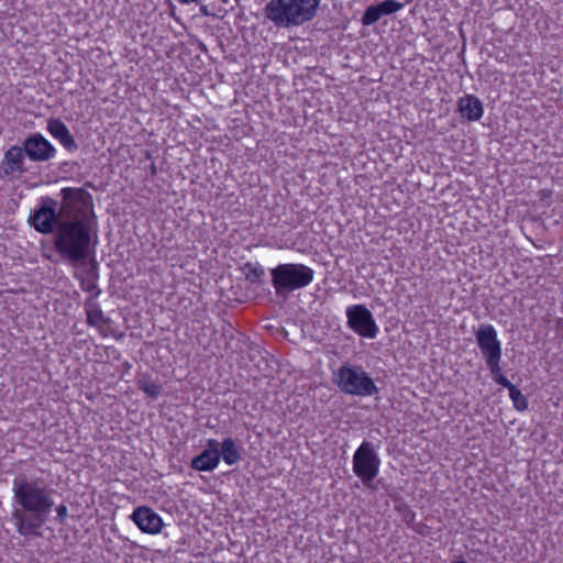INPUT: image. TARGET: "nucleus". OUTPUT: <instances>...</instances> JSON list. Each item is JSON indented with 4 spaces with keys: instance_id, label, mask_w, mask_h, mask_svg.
<instances>
[{
    "instance_id": "obj_1",
    "label": "nucleus",
    "mask_w": 563,
    "mask_h": 563,
    "mask_svg": "<svg viewBox=\"0 0 563 563\" xmlns=\"http://www.w3.org/2000/svg\"><path fill=\"white\" fill-rule=\"evenodd\" d=\"M60 196L62 219L54 236L55 249L71 263L82 262L91 252L97 224L92 196L82 188H63Z\"/></svg>"
},
{
    "instance_id": "obj_2",
    "label": "nucleus",
    "mask_w": 563,
    "mask_h": 563,
    "mask_svg": "<svg viewBox=\"0 0 563 563\" xmlns=\"http://www.w3.org/2000/svg\"><path fill=\"white\" fill-rule=\"evenodd\" d=\"M12 512L16 531L23 537H41V528L55 507L57 490L43 477L19 475L12 483Z\"/></svg>"
},
{
    "instance_id": "obj_3",
    "label": "nucleus",
    "mask_w": 563,
    "mask_h": 563,
    "mask_svg": "<svg viewBox=\"0 0 563 563\" xmlns=\"http://www.w3.org/2000/svg\"><path fill=\"white\" fill-rule=\"evenodd\" d=\"M320 0H271L264 8L265 18L277 27H291L311 21Z\"/></svg>"
},
{
    "instance_id": "obj_4",
    "label": "nucleus",
    "mask_w": 563,
    "mask_h": 563,
    "mask_svg": "<svg viewBox=\"0 0 563 563\" xmlns=\"http://www.w3.org/2000/svg\"><path fill=\"white\" fill-rule=\"evenodd\" d=\"M332 380L346 395L371 397L378 393L369 374L362 366L347 362L333 372Z\"/></svg>"
},
{
    "instance_id": "obj_5",
    "label": "nucleus",
    "mask_w": 563,
    "mask_h": 563,
    "mask_svg": "<svg viewBox=\"0 0 563 563\" xmlns=\"http://www.w3.org/2000/svg\"><path fill=\"white\" fill-rule=\"evenodd\" d=\"M271 275L276 294H280L308 286L314 272L303 264H279L271 271Z\"/></svg>"
},
{
    "instance_id": "obj_6",
    "label": "nucleus",
    "mask_w": 563,
    "mask_h": 563,
    "mask_svg": "<svg viewBox=\"0 0 563 563\" xmlns=\"http://www.w3.org/2000/svg\"><path fill=\"white\" fill-rule=\"evenodd\" d=\"M380 459L372 442L363 441L353 455V472L368 486L378 475Z\"/></svg>"
},
{
    "instance_id": "obj_7",
    "label": "nucleus",
    "mask_w": 563,
    "mask_h": 563,
    "mask_svg": "<svg viewBox=\"0 0 563 563\" xmlns=\"http://www.w3.org/2000/svg\"><path fill=\"white\" fill-rule=\"evenodd\" d=\"M476 343L485 357L488 368H497L501 360V343L497 338V331L492 324H482L476 333Z\"/></svg>"
},
{
    "instance_id": "obj_8",
    "label": "nucleus",
    "mask_w": 563,
    "mask_h": 563,
    "mask_svg": "<svg viewBox=\"0 0 563 563\" xmlns=\"http://www.w3.org/2000/svg\"><path fill=\"white\" fill-rule=\"evenodd\" d=\"M349 328L356 334L374 339L378 333V327L373 313L364 305H352L346 308Z\"/></svg>"
},
{
    "instance_id": "obj_9",
    "label": "nucleus",
    "mask_w": 563,
    "mask_h": 563,
    "mask_svg": "<svg viewBox=\"0 0 563 563\" xmlns=\"http://www.w3.org/2000/svg\"><path fill=\"white\" fill-rule=\"evenodd\" d=\"M57 203L52 199H46L43 205L37 208L30 218L34 229L41 233L48 234L58 230L62 219V206L58 211Z\"/></svg>"
},
{
    "instance_id": "obj_10",
    "label": "nucleus",
    "mask_w": 563,
    "mask_h": 563,
    "mask_svg": "<svg viewBox=\"0 0 563 563\" xmlns=\"http://www.w3.org/2000/svg\"><path fill=\"white\" fill-rule=\"evenodd\" d=\"M25 155L33 162H48L56 155L55 146L41 133L30 134L22 144Z\"/></svg>"
},
{
    "instance_id": "obj_11",
    "label": "nucleus",
    "mask_w": 563,
    "mask_h": 563,
    "mask_svg": "<svg viewBox=\"0 0 563 563\" xmlns=\"http://www.w3.org/2000/svg\"><path fill=\"white\" fill-rule=\"evenodd\" d=\"M25 156L22 146H11L0 162V177L18 178L22 176L26 172Z\"/></svg>"
},
{
    "instance_id": "obj_12",
    "label": "nucleus",
    "mask_w": 563,
    "mask_h": 563,
    "mask_svg": "<svg viewBox=\"0 0 563 563\" xmlns=\"http://www.w3.org/2000/svg\"><path fill=\"white\" fill-rule=\"evenodd\" d=\"M131 518L146 533H157L163 526L161 517L148 507H137L131 515Z\"/></svg>"
},
{
    "instance_id": "obj_13",
    "label": "nucleus",
    "mask_w": 563,
    "mask_h": 563,
    "mask_svg": "<svg viewBox=\"0 0 563 563\" xmlns=\"http://www.w3.org/2000/svg\"><path fill=\"white\" fill-rule=\"evenodd\" d=\"M404 8V3L396 0H384L376 5L366 8L361 22L363 25H372L376 23L383 15L393 14Z\"/></svg>"
},
{
    "instance_id": "obj_14",
    "label": "nucleus",
    "mask_w": 563,
    "mask_h": 563,
    "mask_svg": "<svg viewBox=\"0 0 563 563\" xmlns=\"http://www.w3.org/2000/svg\"><path fill=\"white\" fill-rule=\"evenodd\" d=\"M47 131L49 134L55 137L68 152H75L78 148V145L70 134L66 124L55 118H51L47 121Z\"/></svg>"
},
{
    "instance_id": "obj_15",
    "label": "nucleus",
    "mask_w": 563,
    "mask_h": 563,
    "mask_svg": "<svg viewBox=\"0 0 563 563\" xmlns=\"http://www.w3.org/2000/svg\"><path fill=\"white\" fill-rule=\"evenodd\" d=\"M457 110L468 121H478L484 113L482 101L474 95H465L457 101Z\"/></svg>"
},
{
    "instance_id": "obj_16",
    "label": "nucleus",
    "mask_w": 563,
    "mask_h": 563,
    "mask_svg": "<svg viewBox=\"0 0 563 563\" xmlns=\"http://www.w3.org/2000/svg\"><path fill=\"white\" fill-rule=\"evenodd\" d=\"M220 463V454H213L206 449L191 461V467L197 471H212Z\"/></svg>"
},
{
    "instance_id": "obj_17",
    "label": "nucleus",
    "mask_w": 563,
    "mask_h": 563,
    "mask_svg": "<svg viewBox=\"0 0 563 563\" xmlns=\"http://www.w3.org/2000/svg\"><path fill=\"white\" fill-rule=\"evenodd\" d=\"M223 459L228 465H234L241 460V452L232 438H225L221 442L220 459Z\"/></svg>"
},
{
    "instance_id": "obj_18",
    "label": "nucleus",
    "mask_w": 563,
    "mask_h": 563,
    "mask_svg": "<svg viewBox=\"0 0 563 563\" xmlns=\"http://www.w3.org/2000/svg\"><path fill=\"white\" fill-rule=\"evenodd\" d=\"M87 323L89 325L96 327L98 329H102L107 323V318L103 316V312L100 306L97 302L88 301L85 305Z\"/></svg>"
},
{
    "instance_id": "obj_19",
    "label": "nucleus",
    "mask_w": 563,
    "mask_h": 563,
    "mask_svg": "<svg viewBox=\"0 0 563 563\" xmlns=\"http://www.w3.org/2000/svg\"><path fill=\"white\" fill-rule=\"evenodd\" d=\"M242 272L245 276V279L250 283H256L264 275V269L260 264H253L247 262L242 267Z\"/></svg>"
},
{
    "instance_id": "obj_20",
    "label": "nucleus",
    "mask_w": 563,
    "mask_h": 563,
    "mask_svg": "<svg viewBox=\"0 0 563 563\" xmlns=\"http://www.w3.org/2000/svg\"><path fill=\"white\" fill-rule=\"evenodd\" d=\"M509 397L512 400L514 407L519 411H525L528 409V399L527 397L516 387L510 388Z\"/></svg>"
},
{
    "instance_id": "obj_21",
    "label": "nucleus",
    "mask_w": 563,
    "mask_h": 563,
    "mask_svg": "<svg viewBox=\"0 0 563 563\" xmlns=\"http://www.w3.org/2000/svg\"><path fill=\"white\" fill-rule=\"evenodd\" d=\"M489 371L492 373V376H493L494 380L497 384L501 385L503 387L507 388L509 391H510V388L516 387V385H514L507 377H505L501 374L500 363H497L496 371H495V367L494 368H489Z\"/></svg>"
},
{
    "instance_id": "obj_22",
    "label": "nucleus",
    "mask_w": 563,
    "mask_h": 563,
    "mask_svg": "<svg viewBox=\"0 0 563 563\" xmlns=\"http://www.w3.org/2000/svg\"><path fill=\"white\" fill-rule=\"evenodd\" d=\"M55 511H56V519L60 522V523H65L67 517H68V508L65 504H60L58 506L55 507Z\"/></svg>"
},
{
    "instance_id": "obj_23",
    "label": "nucleus",
    "mask_w": 563,
    "mask_h": 563,
    "mask_svg": "<svg viewBox=\"0 0 563 563\" xmlns=\"http://www.w3.org/2000/svg\"><path fill=\"white\" fill-rule=\"evenodd\" d=\"M206 450L211 452V453H213V454H220L221 443L218 440H216V439H210L208 441Z\"/></svg>"
},
{
    "instance_id": "obj_24",
    "label": "nucleus",
    "mask_w": 563,
    "mask_h": 563,
    "mask_svg": "<svg viewBox=\"0 0 563 563\" xmlns=\"http://www.w3.org/2000/svg\"><path fill=\"white\" fill-rule=\"evenodd\" d=\"M143 390L152 397H156L159 393V387L157 385L151 384L143 387Z\"/></svg>"
},
{
    "instance_id": "obj_25",
    "label": "nucleus",
    "mask_w": 563,
    "mask_h": 563,
    "mask_svg": "<svg viewBox=\"0 0 563 563\" xmlns=\"http://www.w3.org/2000/svg\"><path fill=\"white\" fill-rule=\"evenodd\" d=\"M200 12H201L203 15H208V14H209L208 9H207V7H206V5H201V7H200Z\"/></svg>"
},
{
    "instance_id": "obj_26",
    "label": "nucleus",
    "mask_w": 563,
    "mask_h": 563,
    "mask_svg": "<svg viewBox=\"0 0 563 563\" xmlns=\"http://www.w3.org/2000/svg\"><path fill=\"white\" fill-rule=\"evenodd\" d=\"M185 543H186L185 541H184L183 543H180V542L178 541V548H177V551H178V552H180V551H185V548H183V545H185Z\"/></svg>"
},
{
    "instance_id": "obj_27",
    "label": "nucleus",
    "mask_w": 563,
    "mask_h": 563,
    "mask_svg": "<svg viewBox=\"0 0 563 563\" xmlns=\"http://www.w3.org/2000/svg\"><path fill=\"white\" fill-rule=\"evenodd\" d=\"M452 563H468V562H466L465 560H459V561H454Z\"/></svg>"
}]
</instances>
